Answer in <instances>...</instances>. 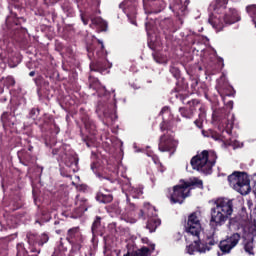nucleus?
<instances>
[{"label":"nucleus","instance_id":"obj_35","mask_svg":"<svg viewBox=\"0 0 256 256\" xmlns=\"http://www.w3.org/2000/svg\"><path fill=\"white\" fill-rule=\"evenodd\" d=\"M124 256H130L129 252H128V253H126V254H124Z\"/></svg>","mask_w":256,"mask_h":256},{"label":"nucleus","instance_id":"obj_5","mask_svg":"<svg viewBox=\"0 0 256 256\" xmlns=\"http://www.w3.org/2000/svg\"><path fill=\"white\" fill-rule=\"evenodd\" d=\"M228 182L230 187L240 195H249L251 193V181L247 173L234 172L228 176Z\"/></svg>","mask_w":256,"mask_h":256},{"label":"nucleus","instance_id":"obj_29","mask_svg":"<svg viewBox=\"0 0 256 256\" xmlns=\"http://www.w3.org/2000/svg\"><path fill=\"white\" fill-rule=\"evenodd\" d=\"M81 19H82L84 25H87L88 22H87V20H85V18L83 16L81 17Z\"/></svg>","mask_w":256,"mask_h":256},{"label":"nucleus","instance_id":"obj_21","mask_svg":"<svg viewBox=\"0 0 256 256\" xmlns=\"http://www.w3.org/2000/svg\"><path fill=\"white\" fill-rule=\"evenodd\" d=\"M75 235H79V228L78 227L71 228V229L68 230L67 239H73V237H75Z\"/></svg>","mask_w":256,"mask_h":256},{"label":"nucleus","instance_id":"obj_3","mask_svg":"<svg viewBox=\"0 0 256 256\" xmlns=\"http://www.w3.org/2000/svg\"><path fill=\"white\" fill-rule=\"evenodd\" d=\"M195 185L203 189V181L197 178L190 179L188 182L182 181L179 185L174 186L170 196L171 203H183L191 195V189Z\"/></svg>","mask_w":256,"mask_h":256},{"label":"nucleus","instance_id":"obj_38","mask_svg":"<svg viewBox=\"0 0 256 256\" xmlns=\"http://www.w3.org/2000/svg\"><path fill=\"white\" fill-rule=\"evenodd\" d=\"M75 179H79V176H75Z\"/></svg>","mask_w":256,"mask_h":256},{"label":"nucleus","instance_id":"obj_41","mask_svg":"<svg viewBox=\"0 0 256 256\" xmlns=\"http://www.w3.org/2000/svg\"><path fill=\"white\" fill-rule=\"evenodd\" d=\"M52 256H55V255H52Z\"/></svg>","mask_w":256,"mask_h":256},{"label":"nucleus","instance_id":"obj_20","mask_svg":"<svg viewBox=\"0 0 256 256\" xmlns=\"http://www.w3.org/2000/svg\"><path fill=\"white\" fill-rule=\"evenodd\" d=\"M180 113L182 117H185L186 119H191L193 117V112L185 109V108H180Z\"/></svg>","mask_w":256,"mask_h":256},{"label":"nucleus","instance_id":"obj_39","mask_svg":"<svg viewBox=\"0 0 256 256\" xmlns=\"http://www.w3.org/2000/svg\"><path fill=\"white\" fill-rule=\"evenodd\" d=\"M154 163H157V160H154Z\"/></svg>","mask_w":256,"mask_h":256},{"label":"nucleus","instance_id":"obj_12","mask_svg":"<svg viewBox=\"0 0 256 256\" xmlns=\"http://www.w3.org/2000/svg\"><path fill=\"white\" fill-rule=\"evenodd\" d=\"M252 235V241H248L245 243L244 249L248 255H254L255 253L253 252V242L256 243V226L252 228L251 231Z\"/></svg>","mask_w":256,"mask_h":256},{"label":"nucleus","instance_id":"obj_31","mask_svg":"<svg viewBox=\"0 0 256 256\" xmlns=\"http://www.w3.org/2000/svg\"><path fill=\"white\" fill-rule=\"evenodd\" d=\"M92 171H95V164L91 166Z\"/></svg>","mask_w":256,"mask_h":256},{"label":"nucleus","instance_id":"obj_22","mask_svg":"<svg viewBox=\"0 0 256 256\" xmlns=\"http://www.w3.org/2000/svg\"><path fill=\"white\" fill-rule=\"evenodd\" d=\"M10 6L19 9L23 5V0H9Z\"/></svg>","mask_w":256,"mask_h":256},{"label":"nucleus","instance_id":"obj_6","mask_svg":"<svg viewBox=\"0 0 256 256\" xmlns=\"http://www.w3.org/2000/svg\"><path fill=\"white\" fill-rule=\"evenodd\" d=\"M215 245V239L208 238L206 241H201L199 236L193 239V242L186 246L185 252L188 255H195V253H207L211 251V247Z\"/></svg>","mask_w":256,"mask_h":256},{"label":"nucleus","instance_id":"obj_19","mask_svg":"<svg viewBox=\"0 0 256 256\" xmlns=\"http://www.w3.org/2000/svg\"><path fill=\"white\" fill-rule=\"evenodd\" d=\"M248 15L251 17L255 27H256V5L252 4L246 7Z\"/></svg>","mask_w":256,"mask_h":256},{"label":"nucleus","instance_id":"obj_28","mask_svg":"<svg viewBox=\"0 0 256 256\" xmlns=\"http://www.w3.org/2000/svg\"><path fill=\"white\" fill-rule=\"evenodd\" d=\"M194 123H195V125H197V127H199L201 129V121L196 120Z\"/></svg>","mask_w":256,"mask_h":256},{"label":"nucleus","instance_id":"obj_7","mask_svg":"<svg viewBox=\"0 0 256 256\" xmlns=\"http://www.w3.org/2000/svg\"><path fill=\"white\" fill-rule=\"evenodd\" d=\"M177 145H179V142L175 140V138L169 135H164L160 138L159 151L162 153H165V151L175 153Z\"/></svg>","mask_w":256,"mask_h":256},{"label":"nucleus","instance_id":"obj_27","mask_svg":"<svg viewBox=\"0 0 256 256\" xmlns=\"http://www.w3.org/2000/svg\"><path fill=\"white\" fill-rule=\"evenodd\" d=\"M29 5H35L37 3V0H28Z\"/></svg>","mask_w":256,"mask_h":256},{"label":"nucleus","instance_id":"obj_8","mask_svg":"<svg viewBox=\"0 0 256 256\" xmlns=\"http://www.w3.org/2000/svg\"><path fill=\"white\" fill-rule=\"evenodd\" d=\"M241 239V235L239 233H234L230 237L222 240L219 244L220 250L222 253H231V249L237 247L239 240Z\"/></svg>","mask_w":256,"mask_h":256},{"label":"nucleus","instance_id":"obj_40","mask_svg":"<svg viewBox=\"0 0 256 256\" xmlns=\"http://www.w3.org/2000/svg\"><path fill=\"white\" fill-rule=\"evenodd\" d=\"M161 129H163V126H161Z\"/></svg>","mask_w":256,"mask_h":256},{"label":"nucleus","instance_id":"obj_11","mask_svg":"<svg viewBox=\"0 0 256 256\" xmlns=\"http://www.w3.org/2000/svg\"><path fill=\"white\" fill-rule=\"evenodd\" d=\"M122 191H128V193H130L134 199H137V197H141V195H143V190L141 188H135L131 186V184L123 185Z\"/></svg>","mask_w":256,"mask_h":256},{"label":"nucleus","instance_id":"obj_9","mask_svg":"<svg viewBox=\"0 0 256 256\" xmlns=\"http://www.w3.org/2000/svg\"><path fill=\"white\" fill-rule=\"evenodd\" d=\"M186 231V241H191V238L193 239L199 237L201 235V232L203 231V227L201 224H189L187 223L185 226Z\"/></svg>","mask_w":256,"mask_h":256},{"label":"nucleus","instance_id":"obj_15","mask_svg":"<svg viewBox=\"0 0 256 256\" xmlns=\"http://www.w3.org/2000/svg\"><path fill=\"white\" fill-rule=\"evenodd\" d=\"M188 224L201 225V211L193 212L188 216Z\"/></svg>","mask_w":256,"mask_h":256},{"label":"nucleus","instance_id":"obj_18","mask_svg":"<svg viewBox=\"0 0 256 256\" xmlns=\"http://www.w3.org/2000/svg\"><path fill=\"white\" fill-rule=\"evenodd\" d=\"M144 211H142V215L147 213L148 217H157V212L155 211V207L151 206L150 203L144 204Z\"/></svg>","mask_w":256,"mask_h":256},{"label":"nucleus","instance_id":"obj_1","mask_svg":"<svg viewBox=\"0 0 256 256\" xmlns=\"http://www.w3.org/2000/svg\"><path fill=\"white\" fill-rule=\"evenodd\" d=\"M233 200L229 198H218L210 210V225L212 227H223L233 216Z\"/></svg>","mask_w":256,"mask_h":256},{"label":"nucleus","instance_id":"obj_24","mask_svg":"<svg viewBox=\"0 0 256 256\" xmlns=\"http://www.w3.org/2000/svg\"><path fill=\"white\" fill-rule=\"evenodd\" d=\"M169 113H171V111L169 110V107L162 108V110L160 112L161 115H165V114L169 115Z\"/></svg>","mask_w":256,"mask_h":256},{"label":"nucleus","instance_id":"obj_17","mask_svg":"<svg viewBox=\"0 0 256 256\" xmlns=\"http://www.w3.org/2000/svg\"><path fill=\"white\" fill-rule=\"evenodd\" d=\"M96 199L99 203H111L113 196L111 194L98 193Z\"/></svg>","mask_w":256,"mask_h":256},{"label":"nucleus","instance_id":"obj_13","mask_svg":"<svg viewBox=\"0 0 256 256\" xmlns=\"http://www.w3.org/2000/svg\"><path fill=\"white\" fill-rule=\"evenodd\" d=\"M91 25L90 27H97L100 31H107V22L103 20L101 17L91 18Z\"/></svg>","mask_w":256,"mask_h":256},{"label":"nucleus","instance_id":"obj_4","mask_svg":"<svg viewBox=\"0 0 256 256\" xmlns=\"http://www.w3.org/2000/svg\"><path fill=\"white\" fill-rule=\"evenodd\" d=\"M216 159L217 155L215 152L208 153L207 150H204L202 153L192 158V169L201 171L202 173H210L211 169H213V165H215Z\"/></svg>","mask_w":256,"mask_h":256},{"label":"nucleus","instance_id":"obj_37","mask_svg":"<svg viewBox=\"0 0 256 256\" xmlns=\"http://www.w3.org/2000/svg\"><path fill=\"white\" fill-rule=\"evenodd\" d=\"M214 139L217 141L219 138H217V137H214Z\"/></svg>","mask_w":256,"mask_h":256},{"label":"nucleus","instance_id":"obj_23","mask_svg":"<svg viewBox=\"0 0 256 256\" xmlns=\"http://www.w3.org/2000/svg\"><path fill=\"white\" fill-rule=\"evenodd\" d=\"M99 225H101V218H96V220L94 221V223L92 225V233L93 234L97 233V229H98Z\"/></svg>","mask_w":256,"mask_h":256},{"label":"nucleus","instance_id":"obj_14","mask_svg":"<svg viewBox=\"0 0 256 256\" xmlns=\"http://www.w3.org/2000/svg\"><path fill=\"white\" fill-rule=\"evenodd\" d=\"M1 119L4 127H13L15 125V117L7 112L2 114Z\"/></svg>","mask_w":256,"mask_h":256},{"label":"nucleus","instance_id":"obj_32","mask_svg":"<svg viewBox=\"0 0 256 256\" xmlns=\"http://www.w3.org/2000/svg\"><path fill=\"white\" fill-rule=\"evenodd\" d=\"M28 243H30V245H31V243H33V242L31 241V238H30V237L28 238Z\"/></svg>","mask_w":256,"mask_h":256},{"label":"nucleus","instance_id":"obj_34","mask_svg":"<svg viewBox=\"0 0 256 256\" xmlns=\"http://www.w3.org/2000/svg\"><path fill=\"white\" fill-rule=\"evenodd\" d=\"M99 43L102 45V49H103V47H105V46L103 45V42H102V41H99Z\"/></svg>","mask_w":256,"mask_h":256},{"label":"nucleus","instance_id":"obj_30","mask_svg":"<svg viewBox=\"0 0 256 256\" xmlns=\"http://www.w3.org/2000/svg\"><path fill=\"white\" fill-rule=\"evenodd\" d=\"M29 75H30V77H34L35 76V72L32 71V72H30Z\"/></svg>","mask_w":256,"mask_h":256},{"label":"nucleus","instance_id":"obj_36","mask_svg":"<svg viewBox=\"0 0 256 256\" xmlns=\"http://www.w3.org/2000/svg\"><path fill=\"white\" fill-rule=\"evenodd\" d=\"M9 19H10V18L8 17L7 20H6L8 23H9Z\"/></svg>","mask_w":256,"mask_h":256},{"label":"nucleus","instance_id":"obj_26","mask_svg":"<svg viewBox=\"0 0 256 256\" xmlns=\"http://www.w3.org/2000/svg\"><path fill=\"white\" fill-rule=\"evenodd\" d=\"M141 241H142V243H144L146 245L149 244V239L148 238H142Z\"/></svg>","mask_w":256,"mask_h":256},{"label":"nucleus","instance_id":"obj_25","mask_svg":"<svg viewBox=\"0 0 256 256\" xmlns=\"http://www.w3.org/2000/svg\"><path fill=\"white\" fill-rule=\"evenodd\" d=\"M48 241H49V236H47L46 234H43L41 245H43V243H47Z\"/></svg>","mask_w":256,"mask_h":256},{"label":"nucleus","instance_id":"obj_2","mask_svg":"<svg viewBox=\"0 0 256 256\" xmlns=\"http://www.w3.org/2000/svg\"><path fill=\"white\" fill-rule=\"evenodd\" d=\"M238 21H241V16H239V12L235 9L223 10L221 8L220 12L216 11L209 18L210 25L217 32L223 31L225 25H233V23H237Z\"/></svg>","mask_w":256,"mask_h":256},{"label":"nucleus","instance_id":"obj_16","mask_svg":"<svg viewBox=\"0 0 256 256\" xmlns=\"http://www.w3.org/2000/svg\"><path fill=\"white\" fill-rule=\"evenodd\" d=\"M159 225H161V220L157 218H151L148 221L147 229H149L150 233H153V231H155V229H157Z\"/></svg>","mask_w":256,"mask_h":256},{"label":"nucleus","instance_id":"obj_10","mask_svg":"<svg viewBox=\"0 0 256 256\" xmlns=\"http://www.w3.org/2000/svg\"><path fill=\"white\" fill-rule=\"evenodd\" d=\"M85 203H87V200L77 196L75 205H76V215L78 217H81V215H83V213L87 211V206L85 205Z\"/></svg>","mask_w":256,"mask_h":256},{"label":"nucleus","instance_id":"obj_33","mask_svg":"<svg viewBox=\"0 0 256 256\" xmlns=\"http://www.w3.org/2000/svg\"><path fill=\"white\" fill-rule=\"evenodd\" d=\"M152 251H155V244H152Z\"/></svg>","mask_w":256,"mask_h":256}]
</instances>
